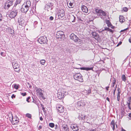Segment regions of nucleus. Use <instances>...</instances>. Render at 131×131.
<instances>
[{
	"mask_svg": "<svg viewBox=\"0 0 131 131\" xmlns=\"http://www.w3.org/2000/svg\"><path fill=\"white\" fill-rule=\"evenodd\" d=\"M74 78L76 80H78L80 82L83 81L82 75L80 73H75L73 75Z\"/></svg>",
	"mask_w": 131,
	"mask_h": 131,
	"instance_id": "nucleus-1",
	"label": "nucleus"
},
{
	"mask_svg": "<svg viewBox=\"0 0 131 131\" xmlns=\"http://www.w3.org/2000/svg\"><path fill=\"white\" fill-rule=\"evenodd\" d=\"M18 12V10L16 8L13 9V7L12 10L10 11L9 16L11 18H14L17 15Z\"/></svg>",
	"mask_w": 131,
	"mask_h": 131,
	"instance_id": "nucleus-2",
	"label": "nucleus"
},
{
	"mask_svg": "<svg viewBox=\"0 0 131 131\" xmlns=\"http://www.w3.org/2000/svg\"><path fill=\"white\" fill-rule=\"evenodd\" d=\"M36 89L37 94L39 95L40 97H42L43 99L44 100L45 99L46 97H44L43 94V93L44 92V91L40 88H36Z\"/></svg>",
	"mask_w": 131,
	"mask_h": 131,
	"instance_id": "nucleus-3",
	"label": "nucleus"
},
{
	"mask_svg": "<svg viewBox=\"0 0 131 131\" xmlns=\"http://www.w3.org/2000/svg\"><path fill=\"white\" fill-rule=\"evenodd\" d=\"M38 41L41 44H44L46 43L48 40L46 36H44L40 37L38 40Z\"/></svg>",
	"mask_w": 131,
	"mask_h": 131,
	"instance_id": "nucleus-4",
	"label": "nucleus"
},
{
	"mask_svg": "<svg viewBox=\"0 0 131 131\" xmlns=\"http://www.w3.org/2000/svg\"><path fill=\"white\" fill-rule=\"evenodd\" d=\"M95 11L97 15L99 16H100L101 18H102V15L104 16H105L106 15V13L100 9L96 8L95 9Z\"/></svg>",
	"mask_w": 131,
	"mask_h": 131,
	"instance_id": "nucleus-5",
	"label": "nucleus"
},
{
	"mask_svg": "<svg viewBox=\"0 0 131 131\" xmlns=\"http://www.w3.org/2000/svg\"><path fill=\"white\" fill-rule=\"evenodd\" d=\"M56 37L57 39H62L64 37V32L62 31H59L57 32Z\"/></svg>",
	"mask_w": 131,
	"mask_h": 131,
	"instance_id": "nucleus-6",
	"label": "nucleus"
},
{
	"mask_svg": "<svg viewBox=\"0 0 131 131\" xmlns=\"http://www.w3.org/2000/svg\"><path fill=\"white\" fill-rule=\"evenodd\" d=\"M70 39L75 42H80L81 40L76 35H75L74 34H71L70 36Z\"/></svg>",
	"mask_w": 131,
	"mask_h": 131,
	"instance_id": "nucleus-7",
	"label": "nucleus"
},
{
	"mask_svg": "<svg viewBox=\"0 0 131 131\" xmlns=\"http://www.w3.org/2000/svg\"><path fill=\"white\" fill-rule=\"evenodd\" d=\"M53 4L52 3H50L47 4L45 5V9L47 10L48 11H49V10L50 9L51 10L53 9Z\"/></svg>",
	"mask_w": 131,
	"mask_h": 131,
	"instance_id": "nucleus-8",
	"label": "nucleus"
},
{
	"mask_svg": "<svg viewBox=\"0 0 131 131\" xmlns=\"http://www.w3.org/2000/svg\"><path fill=\"white\" fill-rule=\"evenodd\" d=\"M56 107L59 112L61 113L63 112L64 109L63 106L62 105L59 104H58L57 105Z\"/></svg>",
	"mask_w": 131,
	"mask_h": 131,
	"instance_id": "nucleus-9",
	"label": "nucleus"
},
{
	"mask_svg": "<svg viewBox=\"0 0 131 131\" xmlns=\"http://www.w3.org/2000/svg\"><path fill=\"white\" fill-rule=\"evenodd\" d=\"M13 65L14 68L15 69V71L19 72L20 71L19 65L17 63L15 62L13 63Z\"/></svg>",
	"mask_w": 131,
	"mask_h": 131,
	"instance_id": "nucleus-10",
	"label": "nucleus"
},
{
	"mask_svg": "<svg viewBox=\"0 0 131 131\" xmlns=\"http://www.w3.org/2000/svg\"><path fill=\"white\" fill-rule=\"evenodd\" d=\"M85 105V103L83 101H81L78 102L76 103L75 104V106L77 108L81 106H84Z\"/></svg>",
	"mask_w": 131,
	"mask_h": 131,
	"instance_id": "nucleus-11",
	"label": "nucleus"
},
{
	"mask_svg": "<svg viewBox=\"0 0 131 131\" xmlns=\"http://www.w3.org/2000/svg\"><path fill=\"white\" fill-rule=\"evenodd\" d=\"M29 8L23 4L22 5V7L21 8V10L23 13L26 14L29 10Z\"/></svg>",
	"mask_w": 131,
	"mask_h": 131,
	"instance_id": "nucleus-12",
	"label": "nucleus"
},
{
	"mask_svg": "<svg viewBox=\"0 0 131 131\" xmlns=\"http://www.w3.org/2000/svg\"><path fill=\"white\" fill-rule=\"evenodd\" d=\"M18 22L20 25L22 26H25V20L23 18H19L18 20Z\"/></svg>",
	"mask_w": 131,
	"mask_h": 131,
	"instance_id": "nucleus-13",
	"label": "nucleus"
},
{
	"mask_svg": "<svg viewBox=\"0 0 131 131\" xmlns=\"http://www.w3.org/2000/svg\"><path fill=\"white\" fill-rule=\"evenodd\" d=\"M70 127L71 128H72L74 131H77L79 130L78 126L77 124H72L71 126Z\"/></svg>",
	"mask_w": 131,
	"mask_h": 131,
	"instance_id": "nucleus-14",
	"label": "nucleus"
},
{
	"mask_svg": "<svg viewBox=\"0 0 131 131\" xmlns=\"http://www.w3.org/2000/svg\"><path fill=\"white\" fill-rule=\"evenodd\" d=\"M76 17L73 15L71 14L69 15V19L70 21L72 22H74L75 21Z\"/></svg>",
	"mask_w": 131,
	"mask_h": 131,
	"instance_id": "nucleus-15",
	"label": "nucleus"
},
{
	"mask_svg": "<svg viewBox=\"0 0 131 131\" xmlns=\"http://www.w3.org/2000/svg\"><path fill=\"white\" fill-rule=\"evenodd\" d=\"M92 34L93 37L96 40H98L99 38V35L95 32H92Z\"/></svg>",
	"mask_w": 131,
	"mask_h": 131,
	"instance_id": "nucleus-16",
	"label": "nucleus"
},
{
	"mask_svg": "<svg viewBox=\"0 0 131 131\" xmlns=\"http://www.w3.org/2000/svg\"><path fill=\"white\" fill-rule=\"evenodd\" d=\"M74 2V0H69L67 3L68 7L70 8H73V4Z\"/></svg>",
	"mask_w": 131,
	"mask_h": 131,
	"instance_id": "nucleus-17",
	"label": "nucleus"
},
{
	"mask_svg": "<svg viewBox=\"0 0 131 131\" xmlns=\"http://www.w3.org/2000/svg\"><path fill=\"white\" fill-rule=\"evenodd\" d=\"M60 90H58V92L57 94V96L59 99H62L64 98V95L62 94V93L60 92Z\"/></svg>",
	"mask_w": 131,
	"mask_h": 131,
	"instance_id": "nucleus-18",
	"label": "nucleus"
},
{
	"mask_svg": "<svg viewBox=\"0 0 131 131\" xmlns=\"http://www.w3.org/2000/svg\"><path fill=\"white\" fill-rule=\"evenodd\" d=\"M62 131H69V128L66 124L63 125L62 126Z\"/></svg>",
	"mask_w": 131,
	"mask_h": 131,
	"instance_id": "nucleus-19",
	"label": "nucleus"
},
{
	"mask_svg": "<svg viewBox=\"0 0 131 131\" xmlns=\"http://www.w3.org/2000/svg\"><path fill=\"white\" fill-rule=\"evenodd\" d=\"M81 9L82 11L84 13H87L88 12V8L84 5H82L81 7Z\"/></svg>",
	"mask_w": 131,
	"mask_h": 131,
	"instance_id": "nucleus-20",
	"label": "nucleus"
},
{
	"mask_svg": "<svg viewBox=\"0 0 131 131\" xmlns=\"http://www.w3.org/2000/svg\"><path fill=\"white\" fill-rule=\"evenodd\" d=\"M127 103L128 105V108H129L130 110H131L130 102L131 101V98L129 97L127 99Z\"/></svg>",
	"mask_w": 131,
	"mask_h": 131,
	"instance_id": "nucleus-21",
	"label": "nucleus"
},
{
	"mask_svg": "<svg viewBox=\"0 0 131 131\" xmlns=\"http://www.w3.org/2000/svg\"><path fill=\"white\" fill-rule=\"evenodd\" d=\"M21 1L22 0H16L14 6L13 7V9H16V7L17 5H19Z\"/></svg>",
	"mask_w": 131,
	"mask_h": 131,
	"instance_id": "nucleus-22",
	"label": "nucleus"
},
{
	"mask_svg": "<svg viewBox=\"0 0 131 131\" xmlns=\"http://www.w3.org/2000/svg\"><path fill=\"white\" fill-rule=\"evenodd\" d=\"M23 4L29 8L31 6V3L30 1H28L24 3Z\"/></svg>",
	"mask_w": 131,
	"mask_h": 131,
	"instance_id": "nucleus-23",
	"label": "nucleus"
},
{
	"mask_svg": "<svg viewBox=\"0 0 131 131\" xmlns=\"http://www.w3.org/2000/svg\"><path fill=\"white\" fill-rule=\"evenodd\" d=\"M60 90V92L62 93V94L63 95H64V96H66V95H67L68 93L67 92L65 89H62L60 90Z\"/></svg>",
	"mask_w": 131,
	"mask_h": 131,
	"instance_id": "nucleus-24",
	"label": "nucleus"
},
{
	"mask_svg": "<svg viewBox=\"0 0 131 131\" xmlns=\"http://www.w3.org/2000/svg\"><path fill=\"white\" fill-rule=\"evenodd\" d=\"M12 124H17L19 122V121L18 120L17 118H13V117L12 118Z\"/></svg>",
	"mask_w": 131,
	"mask_h": 131,
	"instance_id": "nucleus-25",
	"label": "nucleus"
},
{
	"mask_svg": "<svg viewBox=\"0 0 131 131\" xmlns=\"http://www.w3.org/2000/svg\"><path fill=\"white\" fill-rule=\"evenodd\" d=\"M124 17L120 15L119 16V21L121 23H122L124 21Z\"/></svg>",
	"mask_w": 131,
	"mask_h": 131,
	"instance_id": "nucleus-26",
	"label": "nucleus"
},
{
	"mask_svg": "<svg viewBox=\"0 0 131 131\" xmlns=\"http://www.w3.org/2000/svg\"><path fill=\"white\" fill-rule=\"evenodd\" d=\"M111 127H112L113 129V130H114L115 127V124L114 121V120H113L112 121L111 123Z\"/></svg>",
	"mask_w": 131,
	"mask_h": 131,
	"instance_id": "nucleus-27",
	"label": "nucleus"
},
{
	"mask_svg": "<svg viewBox=\"0 0 131 131\" xmlns=\"http://www.w3.org/2000/svg\"><path fill=\"white\" fill-rule=\"evenodd\" d=\"M64 13V12L63 9L60 10L59 11L58 13L57 14L58 15Z\"/></svg>",
	"mask_w": 131,
	"mask_h": 131,
	"instance_id": "nucleus-28",
	"label": "nucleus"
},
{
	"mask_svg": "<svg viewBox=\"0 0 131 131\" xmlns=\"http://www.w3.org/2000/svg\"><path fill=\"white\" fill-rule=\"evenodd\" d=\"M106 23L107 25V26L109 27H111V23L110 22L109 20H107L106 21Z\"/></svg>",
	"mask_w": 131,
	"mask_h": 131,
	"instance_id": "nucleus-29",
	"label": "nucleus"
},
{
	"mask_svg": "<svg viewBox=\"0 0 131 131\" xmlns=\"http://www.w3.org/2000/svg\"><path fill=\"white\" fill-rule=\"evenodd\" d=\"M8 30H9L10 33L11 34H14V31L13 29L11 28H9Z\"/></svg>",
	"mask_w": 131,
	"mask_h": 131,
	"instance_id": "nucleus-30",
	"label": "nucleus"
},
{
	"mask_svg": "<svg viewBox=\"0 0 131 131\" xmlns=\"http://www.w3.org/2000/svg\"><path fill=\"white\" fill-rule=\"evenodd\" d=\"M19 85L15 84H14V88L16 89H18L19 88Z\"/></svg>",
	"mask_w": 131,
	"mask_h": 131,
	"instance_id": "nucleus-31",
	"label": "nucleus"
},
{
	"mask_svg": "<svg viewBox=\"0 0 131 131\" xmlns=\"http://www.w3.org/2000/svg\"><path fill=\"white\" fill-rule=\"evenodd\" d=\"M122 78L123 81L125 82L126 81V78L125 75L124 74H123L122 75Z\"/></svg>",
	"mask_w": 131,
	"mask_h": 131,
	"instance_id": "nucleus-32",
	"label": "nucleus"
},
{
	"mask_svg": "<svg viewBox=\"0 0 131 131\" xmlns=\"http://www.w3.org/2000/svg\"><path fill=\"white\" fill-rule=\"evenodd\" d=\"M64 16V13L58 15V18L59 19H61V18L63 17Z\"/></svg>",
	"mask_w": 131,
	"mask_h": 131,
	"instance_id": "nucleus-33",
	"label": "nucleus"
},
{
	"mask_svg": "<svg viewBox=\"0 0 131 131\" xmlns=\"http://www.w3.org/2000/svg\"><path fill=\"white\" fill-rule=\"evenodd\" d=\"M26 116L29 118H31V115L29 113H27L26 114Z\"/></svg>",
	"mask_w": 131,
	"mask_h": 131,
	"instance_id": "nucleus-34",
	"label": "nucleus"
},
{
	"mask_svg": "<svg viewBox=\"0 0 131 131\" xmlns=\"http://www.w3.org/2000/svg\"><path fill=\"white\" fill-rule=\"evenodd\" d=\"M49 125L51 127L53 128L54 126V124L53 123H50L49 124Z\"/></svg>",
	"mask_w": 131,
	"mask_h": 131,
	"instance_id": "nucleus-35",
	"label": "nucleus"
},
{
	"mask_svg": "<svg viewBox=\"0 0 131 131\" xmlns=\"http://www.w3.org/2000/svg\"><path fill=\"white\" fill-rule=\"evenodd\" d=\"M128 10V9L126 7H124L123 8L122 10L124 12H126Z\"/></svg>",
	"mask_w": 131,
	"mask_h": 131,
	"instance_id": "nucleus-36",
	"label": "nucleus"
},
{
	"mask_svg": "<svg viewBox=\"0 0 131 131\" xmlns=\"http://www.w3.org/2000/svg\"><path fill=\"white\" fill-rule=\"evenodd\" d=\"M45 62V60H42L40 61V63L42 65H44Z\"/></svg>",
	"mask_w": 131,
	"mask_h": 131,
	"instance_id": "nucleus-37",
	"label": "nucleus"
},
{
	"mask_svg": "<svg viewBox=\"0 0 131 131\" xmlns=\"http://www.w3.org/2000/svg\"><path fill=\"white\" fill-rule=\"evenodd\" d=\"M93 69V68L92 67L91 68H86V70L87 71H88L90 70H92Z\"/></svg>",
	"mask_w": 131,
	"mask_h": 131,
	"instance_id": "nucleus-38",
	"label": "nucleus"
},
{
	"mask_svg": "<svg viewBox=\"0 0 131 131\" xmlns=\"http://www.w3.org/2000/svg\"><path fill=\"white\" fill-rule=\"evenodd\" d=\"M13 1H9L7 3L10 6H11L13 5Z\"/></svg>",
	"mask_w": 131,
	"mask_h": 131,
	"instance_id": "nucleus-39",
	"label": "nucleus"
},
{
	"mask_svg": "<svg viewBox=\"0 0 131 131\" xmlns=\"http://www.w3.org/2000/svg\"><path fill=\"white\" fill-rule=\"evenodd\" d=\"M5 6L6 7H7V9H8L10 7V6H10L7 3L5 4Z\"/></svg>",
	"mask_w": 131,
	"mask_h": 131,
	"instance_id": "nucleus-40",
	"label": "nucleus"
},
{
	"mask_svg": "<svg viewBox=\"0 0 131 131\" xmlns=\"http://www.w3.org/2000/svg\"><path fill=\"white\" fill-rule=\"evenodd\" d=\"M116 80L115 79H114V81L113 82L112 87H114L115 85V84Z\"/></svg>",
	"mask_w": 131,
	"mask_h": 131,
	"instance_id": "nucleus-41",
	"label": "nucleus"
},
{
	"mask_svg": "<svg viewBox=\"0 0 131 131\" xmlns=\"http://www.w3.org/2000/svg\"><path fill=\"white\" fill-rule=\"evenodd\" d=\"M1 55L3 56V57H4L5 56V53L4 52H1Z\"/></svg>",
	"mask_w": 131,
	"mask_h": 131,
	"instance_id": "nucleus-42",
	"label": "nucleus"
},
{
	"mask_svg": "<svg viewBox=\"0 0 131 131\" xmlns=\"http://www.w3.org/2000/svg\"><path fill=\"white\" fill-rule=\"evenodd\" d=\"M55 129L56 130H57L59 128V126H58L57 125H55Z\"/></svg>",
	"mask_w": 131,
	"mask_h": 131,
	"instance_id": "nucleus-43",
	"label": "nucleus"
},
{
	"mask_svg": "<svg viewBox=\"0 0 131 131\" xmlns=\"http://www.w3.org/2000/svg\"><path fill=\"white\" fill-rule=\"evenodd\" d=\"M108 31H109L110 32H111L112 33H113L114 32V31L112 30L110 28H108V29L107 30Z\"/></svg>",
	"mask_w": 131,
	"mask_h": 131,
	"instance_id": "nucleus-44",
	"label": "nucleus"
},
{
	"mask_svg": "<svg viewBox=\"0 0 131 131\" xmlns=\"http://www.w3.org/2000/svg\"><path fill=\"white\" fill-rule=\"evenodd\" d=\"M3 17L2 16L1 14L0 13V21H2V20Z\"/></svg>",
	"mask_w": 131,
	"mask_h": 131,
	"instance_id": "nucleus-45",
	"label": "nucleus"
},
{
	"mask_svg": "<svg viewBox=\"0 0 131 131\" xmlns=\"http://www.w3.org/2000/svg\"><path fill=\"white\" fill-rule=\"evenodd\" d=\"M88 131H96V129H93L92 128L89 129Z\"/></svg>",
	"mask_w": 131,
	"mask_h": 131,
	"instance_id": "nucleus-46",
	"label": "nucleus"
},
{
	"mask_svg": "<svg viewBox=\"0 0 131 131\" xmlns=\"http://www.w3.org/2000/svg\"><path fill=\"white\" fill-rule=\"evenodd\" d=\"M21 95H22L23 96H24L26 95V93H20Z\"/></svg>",
	"mask_w": 131,
	"mask_h": 131,
	"instance_id": "nucleus-47",
	"label": "nucleus"
},
{
	"mask_svg": "<svg viewBox=\"0 0 131 131\" xmlns=\"http://www.w3.org/2000/svg\"><path fill=\"white\" fill-rule=\"evenodd\" d=\"M86 91V92H87V93L88 94H89L90 93L91 91L90 89H89L87 91Z\"/></svg>",
	"mask_w": 131,
	"mask_h": 131,
	"instance_id": "nucleus-48",
	"label": "nucleus"
},
{
	"mask_svg": "<svg viewBox=\"0 0 131 131\" xmlns=\"http://www.w3.org/2000/svg\"><path fill=\"white\" fill-rule=\"evenodd\" d=\"M30 97H28L27 98L26 101L28 102H30L29 101V100L30 99Z\"/></svg>",
	"mask_w": 131,
	"mask_h": 131,
	"instance_id": "nucleus-49",
	"label": "nucleus"
},
{
	"mask_svg": "<svg viewBox=\"0 0 131 131\" xmlns=\"http://www.w3.org/2000/svg\"><path fill=\"white\" fill-rule=\"evenodd\" d=\"M120 95H117V100L118 101H119V100L120 99Z\"/></svg>",
	"mask_w": 131,
	"mask_h": 131,
	"instance_id": "nucleus-50",
	"label": "nucleus"
},
{
	"mask_svg": "<svg viewBox=\"0 0 131 131\" xmlns=\"http://www.w3.org/2000/svg\"><path fill=\"white\" fill-rule=\"evenodd\" d=\"M53 17L52 16H50L49 18V19L50 20H53Z\"/></svg>",
	"mask_w": 131,
	"mask_h": 131,
	"instance_id": "nucleus-51",
	"label": "nucleus"
},
{
	"mask_svg": "<svg viewBox=\"0 0 131 131\" xmlns=\"http://www.w3.org/2000/svg\"><path fill=\"white\" fill-rule=\"evenodd\" d=\"M122 43V42L121 41L119 42V43L117 45V47L119 46V45H121Z\"/></svg>",
	"mask_w": 131,
	"mask_h": 131,
	"instance_id": "nucleus-52",
	"label": "nucleus"
},
{
	"mask_svg": "<svg viewBox=\"0 0 131 131\" xmlns=\"http://www.w3.org/2000/svg\"><path fill=\"white\" fill-rule=\"evenodd\" d=\"M80 69L81 70H86V68L85 67H81V68H80Z\"/></svg>",
	"mask_w": 131,
	"mask_h": 131,
	"instance_id": "nucleus-53",
	"label": "nucleus"
},
{
	"mask_svg": "<svg viewBox=\"0 0 131 131\" xmlns=\"http://www.w3.org/2000/svg\"><path fill=\"white\" fill-rule=\"evenodd\" d=\"M11 97L12 99H13L14 98H15V95L14 94H13L11 96Z\"/></svg>",
	"mask_w": 131,
	"mask_h": 131,
	"instance_id": "nucleus-54",
	"label": "nucleus"
},
{
	"mask_svg": "<svg viewBox=\"0 0 131 131\" xmlns=\"http://www.w3.org/2000/svg\"><path fill=\"white\" fill-rule=\"evenodd\" d=\"M37 23H38L37 21H35L34 22V25H36L37 24Z\"/></svg>",
	"mask_w": 131,
	"mask_h": 131,
	"instance_id": "nucleus-55",
	"label": "nucleus"
},
{
	"mask_svg": "<svg viewBox=\"0 0 131 131\" xmlns=\"http://www.w3.org/2000/svg\"><path fill=\"white\" fill-rule=\"evenodd\" d=\"M128 29V28H127L126 29H124V30H122L121 31V32H123V31H126V30L127 29Z\"/></svg>",
	"mask_w": 131,
	"mask_h": 131,
	"instance_id": "nucleus-56",
	"label": "nucleus"
},
{
	"mask_svg": "<svg viewBox=\"0 0 131 131\" xmlns=\"http://www.w3.org/2000/svg\"><path fill=\"white\" fill-rule=\"evenodd\" d=\"M42 128V126H39L38 128V129L39 130H40V129H41Z\"/></svg>",
	"mask_w": 131,
	"mask_h": 131,
	"instance_id": "nucleus-57",
	"label": "nucleus"
},
{
	"mask_svg": "<svg viewBox=\"0 0 131 131\" xmlns=\"http://www.w3.org/2000/svg\"><path fill=\"white\" fill-rule=\"evenodd\" d=\"M108 28H109L107 27H105L104 28V30L107 31L108 29Z\"/></svg>",
	"mask_w": 131,
	"mask_h": 131,
	"instance_id": "nucleus-58",
	"label": "nucleus"
},
{
	"mask_svg": "<svg viewBox=\"0 0 131 131\" xmlns=\"http://www.w3.org/2000/svg\"><path fill=\"white\" fill-rule=\"evenodd\" d=\"M116 90V88H115V89L114 90V91L113 92V93L114 95L115 94Z\"/></svg>",
	"mask_w": 131,
	"mask_h": 131,
	"instance_id": "nucleus-59",
	"label": "nucleus"
},
{
	"mask_svg": "<svg viewBox=\"0 0 131 131\" xmlns=\"http://www.w3.org/2000/svg\"><path fill=\"white\" fill-rule=\"evenodd\" d=\"M40 120L41 121H42L43 120V118H42V117L41 116L40 117Z\"/></svg>",
	"mask_w": 131,
	"mask_h": 131,
	"instance_id": "nucleus-60",
	"label": "nucleus"
},
{
	"mask_svg": "<svg viewBox=\"0 0 131 131\" xmlns=\"http://www.w3.org/2000/svg\"><path fill=\"white\" fill-rule=\"evenodd\" d=\"M41 107L42 108V109H44V107L43 105H42V104H41Z\"/></svg>",
	"mask_w": 131,
	"mask_h": 131,
	"instance_id": "nucleus-61",
	"label": "nucleus"
},
{
	"mask_svg": "<svg viewBox=\"0 0 131 131\" xmlns=\"http://www.w3.org/2000/svg\"><path fill=\"white\" fill-rule=\"evenodd\" d=\"M106 100H107L108 102H110V99L108 97H107L106 98Z\"/></svg>",
	"mask_w": 131,
	"mask_h": 131,
	"instance_id": "nucleus-62",
	"label": "nucleus"
},
{
	"mask_svg": "<svg viewBox=\"0 0 131 131\" xmlns=\"http://www.w3.org/2000/svg\"><path fill=\"white\" fill-rule=\"evenodd\" d=\"M109 88V86H107L106 87V89L107 90V91H108V88Z\"/></svg>",
	"mask_w": 131,
	"mask_h": 131,
	"instance_id": "nucleus-63",
	"label": "nucleus"
},
{
	"mask_svg": "<svg viewBox=\"0 0 131 131\" xmlns=\"http://www.w3.org/2000/svg\"><path fill=\"white\" fill-rule=\"evenodd\" d=\"M129 41L130 43H131V37L129 39Z\"/></svg>",
	"mask_w": 131,
	"mask_h": 131,
	"instance_id": "nucleus-64",
	"label": "nucleus"
}]
</instances>
